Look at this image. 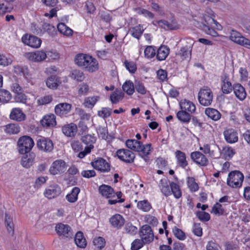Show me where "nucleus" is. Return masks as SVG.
<instances>
[{"label": "nucleus", "instance_id": "19", "mask_svg": "<svg viewBox=\"0 0 250 250\" xmlns=\"http://www.w3.org/2000/svg\"><path fill=\"white\" fill-rule=\"evenodd\" d=\"M99 191L103 196L109 198L115 196L114 189L110 186L106 185H102L99 188Z\"/></svg>", "mask_w": 250, "mask_h": 250}, {"label": "nucleus", "instance_id": "10", "mask_svg": "<svg viewBox=\"0 0 250 250\" xmlns=\"http://www.w3.org/2000/svg\"><path fill=\"white\" fill-rule=\"evenodd\" d=\"M91 166L101 172H108L110 170L109 164L103 158L99 157L91 163Z\"/></svg>", "mask_w": 250, "mask_h": 250}, {"label": "nucleus", "instance_id": "9", "mask_svg": "<svg viewBox=\"0 0 250 250\" xmlns=\"http://www.w3.org/2000/svg\"><path fill=\"white\" fill-rule=\"evenodd\" d=\"M57 234L64 237H71L73 236L71 227L66 224H58L55 227Z\"/></svg>", "mask_w": 250, "mask_h": 250}, {"label": "nucleus", "instance_id": "64", "mask_svg": "<svg viewBox=\"0 0 250 250\" xmlns=\"http://www.w3.org/2000/svg\"><path fill=\"white\" fill-rule=\"evenodd\" d=\"M125 229L127 233L131 235L136 234L137 230V227L133 226L130 223H127L125 224Z\"/></svg>", "mask_w": 250, "mask_h": 250}, {"label": "nucleus", "instance_id": "39", "mask_svg": "<svg viewBox=\"0 0 250 250\" xmlns=\"http://www.w3.org/2000/svg\"><path fill=\"white\" fill-rule=\"evenodd\" d=\"M198 24H199V26L202 29L203 31H204L206 34H208L212 37H217L218 35V33L215 31L210 26L211 25H207L205 23H199L198 21L197 22Z\"/></svg>", "mask_w": 250, "mask_h": 250}, {"label": "nucleus", "instance_id": "31", "mask_svg": "<svg viewBox=\"0 0 250 250\" xmlns=\"http://www.w3.org/2000/svg\"><path fill=\"white\" fill-rule=\"evenodd\" d=\"M180 106L181 110H185V112L188 111L191 113L195 111V105L191 102L189 101L185 100L184 102H181Z\"/></svg>", "mask_w": 250, "mask_h": 250}, {"label": "nucleus", "instance_id": "47", "mask_svg": "<svg viewBox=\"0 0 250 250\" xmlns=\"http://www.w3.org/2000/svg\"><path fill=\"white\" fill-rule=\"evenodd\" d=\"M10 93L4 89H0V103H7L11 99Z\"/></svg>", "mask_w": 250, "mask_h": 250}, {"label": "nucleus", "instance_id": "33", "mask_svg": "<svg viewBox=\"0 0 250 250\" xmlns=\"http://www.w3.org/2000/svg\"><path fill=\"white\" fill-rule=\"evenodd\" d=\"M90 56L83 54H79L75 57V62L78 66L84 68L85 64L88 63V57Z\"/></svg>", "mask_w": 250, "mask_h": 250}, {"label": "nucleus", "instance_id": "49", "mask_svg": "<svg viewBox=\"0 0 250 250\" xmlns=\"http://www.w3.org/2000/svg\"><path fill=\"white\" fill-rule=\"evenodd\" d=\"M43 30L47 32L50 36H54L56 34L55 27L50 23L44 22L42 25Z\"/></svg>", "mask_w": 250, "mask_h": 250}, {"label": "nucleus", "instance_id": "12", "mask_svg": "<svg viewBox=\"0 0 250 250\" xmlns=\"http://www.w3.org/2000/svg\"><path fill=\"white\" fill-rule=\"evenodd\" d=\"M190 157L193 162L201 166H206L208 163V161L206 157L199 151L192 152L190 154Z\"/></svg>", "mask_w": 250, "mask_h": 250}, {"label": "nucleus", "instance_id": "37", "mask_svg": "<svg viewBox=\"0 0 250 250\" xmlns=\"http://www.w3.org/2000/svg\"><path fill=\"white\" fill-rule=\"evenodd\" d=\"M205 114L210 119L214 121L218 120L221 117V114L216 109L208 108L205 110Z\"/></svg>", "mask_w": 250, "mask_h": 250}, {"label": "nucleus", "instance_id": "61", "mask_svg": "<svg viewBox=\"0 0 250 250\" xmlns=\"http://www.w3.org/2000/svg\"><path fill=\"white\" fill-rule=\"evenodd\" d=\"M188 188L191 191H196L198 189V186L195 182L194 179L192 177H188Z\"/></svg>", "mask_w": 250, "mask_h": 250}, {"label": "nucleus", "instance_id": "50", "mask_svg": "<svg viewBox=\"0 0 250 250\" xmlns=\"http://www.w3.org/2000/svg\"><path fill=\"white\" fill-rule=\"evenodd\" d=\"M71 78L78 82H82L84 79L83 73L79 70H74L71 75Z\"/></svg>", "mask_w": 250, "mask_h": 250}, {"label": "nucleus", "instance_id": "14", "mask_svg": "<svg viewBox=\"0 0 250 250\" xmlns=\"http://www.w3.org/2000/svg\"><path fill=\"white\" fill-rule=\"evenodd\" d=\"M65 163L62 160H58L54 162L50 168L51 174L56 175L63 172L65 170Z\"/></svg>", "mask_w": 250, "mask_h": 250}, {"label": "nucleus", "instance_id": "25", "mask_svg": "<svg viewBox=\"0 0 250 250\" xmlns=\"http://www.w3.org/2000/svg\"><path fill=\"white\" fill-rule=\"evenodd\" d=\"M41 124L43 126H53L56 125V118L54 114L45 116L41 121Z\"/></svg>", "mask_w": 250, "mask_h": 250}, {"label": "nucleus", "instance_id": "5", "mask_svg": "<svg viewBox=\"0 0 250 250\" xmlns=\"http://www.w3.org/2000/svg\"><path fill=\"white\" fill-rule=\"evenodd\" d=\"M229 38L232 42L250 49V40L243 36L241 34L236 30H231Z\"/></svg>", "mask_w": 250, "mask_h": 250}, {"label": "nucleus", "instance_id": "2", "mask_svg": "<svg viewBox=\"0 0 250 250\" xmlns=\"http://www.w3.org/2000/svg\"><path fill=\"white\" fill-rule=\"evenodd\" d=\"M244 179L243 174L239 171H231L229 174L227 184L233 188L241 186Z\"/></svg>", "mask_w": 250, "mask_h": 250}, {"label": "nucleus", "instance_id": "24", "mask_svg": "<svg viewBox=\"0 0 250 250\" xmlns=\"http://www.w3.org/2000/svg\"><path fill=\"white\" fill-rule=\"evenodd\" d=\"M169 183V181L166 179H161L160 182L159 188L162 193L166 197L171 195Z\"/></svg>", "mask_w": 250, "mask_h": 250}, {"label": "nucleus", "instance_id": "38", "mask_svg": "<svg viewBox=\"0 0 250 250\" xmlns=\"http://www.w3.org/2000/svg\"><path fill=\"white\" fill-rule=\"evenodd\" d=\"M198 24H199V26L202 29L203 31H204L206 34H208L212 37H217L218 35V33L215 31L210 26L211 25H207L205 23H199L198 21L197 22Z\"/></svg>", "mask_w": 250, "mask_h": 250}, {"label": "nucleus", "instance_id": "32", "mask_svg": "<svg viewBox=\"0 0 250 250\" xmlns=\"http://www.w3.org/2000/svg\"><path fill=\"white\" fill-rule=\"evenodd\" d=\"M25 154L21 158V164L23 167L28 168L33 165L35 155L34 154Z\"/></svg>", "mask_w": 250, "mask_h": 250}, {"label": "nucleus", "instance_id": "11", "mask_svg": "<svg viewBox=\"0 0 250 250\" xmlns=\"http://www.w3.org/2000/svg\"><path fill=\"white\" fill-rule=\"evenodd\" d=\"M24 56L30 61L35 62L43 61L46 58V53L42 51H37L35 52L25 53Z\"/></svg>", "mask_w": 250, "mask_h": 250}, {"label": "nucleus", "instance_id": "23", "mask_svg": "<svg viewBox=\"0 0 250 250\" xmlns=\"http://www.w3.org/2000/svg\"><path fill=\"white\" fill-rule=\"evenodd\" d=\"M234 93L237 98L240 100H244L246 97V92L243 86L237 83L233 85V89Z\"/></svg>", "mask_w": 250, "mask_h": 250}, {"label": "nucleus", "instance_id": "35", "mask_svg": "<svg viewBox=\"0 0 250 250\" xmlns=\"http://www.w3.org/2000/svg\"><path fill=\"white\" fill-rule=\"evenodd\" d=\"M125 145L128 148L135 151H138L140 149L142 142L136 140L128 139L126 141Z\"/></svg>", "mask_w": 250, "mask_h": 250}, {"label": "nucleus", "instance_id": "36", "mask_svg": "<svg viewBox=\"0 0 250 250\" xmlns=\"http://www.w3.org/2000/svg\"><path fill=\"white\" fill-rule=\"evenodd\" d=\"M169 48L166 46H160L157 50V58L159 61L166 59L169 54Z\"/></svg>", "mask_w": 250, "mask_h": 250}, {"label": "nucleus", "instance_id": "53", "mask_svg": "<svg viewBox=\"0 0 250 250\" xmlns=\"http://www.w3.org/2000/svg\"><path fill=\"white\" fill-rule=\"evenodd\" d=\"M93 244L94 246L97 247L99 250H102L104 247L105 245V241L104 238L102 237L96 238L93 240Z\"/></svg>", "mask_w": 250, "mask_h": 250}, {"label": "nucleus", "instance_id": "59", "mask_svg": "<svg viewBox=\"0 0 250 250\" xmlns=\"http://www.w3.org/2000/svg\"><path fill=\"white\" fill-rule=\"evenodd\" d=\"M196 216L203 222L208 221L210 219V215L206 212L198 211L196 212Z\"/></svg>", "mask_w": 250, "mask_h": 250}, {"label": "nucleus", "instance_id": "48", "mask_svg": "<svg viewBox=\"0 0 250 250\" xmlns=\"http://www.w3.org/2000/svg\"><path fill=\"white\" fill-rule=\"evenodd\" d=\"M57 28L58 31L66 36L71 35L73 33V31L70 28L67 27L64 23H60L57 25Z\"/></svg>", "mask_w": 250, "mask_h": 250}, {"label": "nucleus", "instance_id": "15", "mask_svg": "<svg viewBox=\"0 0 250 250\" xmlns=\"http://www.w3.org/2000/svg\"><path fill=\"white\" fill-rule=\"evenodd\" d=\"M61 193V188L57 185H53L46 189L44 194L46 198L51 199L59 196Z\"/></svg>", "mask_w": 250, "mask_h": 250}, {"label": "nucleus", "instance_id": "54", "mask_svg": "<svg viewBox=\"0 0 250 250\" xmlns=\"http://www.w3.org/2000/svg\"><path fill=\"white\" fill-rule=\"evenodd\" d=\"M137 207L144 211H148L151 208L150 204L146 200L139 202L137 204Z\"/></svg>", "mask_w": 250, "mask_h": 250}, {"label": "nucleus", "instance_id": "3", "mask_svg": "<svg viewBox=\"0 0 250 250\" xmlns=\"http://www.w3.org/2000/svg\"><path fill=\"white\" fill-rule=\"evenodd\" d=\"M81 140L85 145H88V146L85 147L83 151H80L78 155V157L82 159L84 158L86 154L89 153L91 149L94 148L93 144L95 142L96 139L94 136L87 134L83 136Z\"/></svg>", "mask_w": 250, "mask_h": 250}, {"label": "nucleus", "instance_id": "45", "mask_svg": "<svg viewBox=\"0 0 250 250\" xmlns=\"http://www.w3.org/2000/svg\"><path fill=\"white\" fill-rule=\"evenodd\" d=\"M169 185L171 189V193H172L177 199L180 198L182 195V192L179 186L174 182L170 183Z\"/></svg>", "mask_w": 250, "mask_h": 250}, {"label": "nucleus", "instance_id": "40", "mask_svg": "<svg viewBox=\"0 0 250 250\" xmlns=\"http://www.w3.org/2000/svg\"><path fill=\"white\" fill-rule=\"evenodd\" d=\"M80 191V189L79 188L74 187L72 189L71 193L66 196V198L67 201L70 203L75 202L78 199V195Z\"/></svg>", "mask_w": 250, "mask_h": 250}, {"label": "nucleus", "instance_id": "1", "mask_svg": "<svg viewBox=\"0 0 250 250\" xmlns=\"http://www.w3.org/2000/svg\"><path fill=\"white\" fill-rule=\"evenodd\" d=\"M34 145L33 140L29 136L20 137L18 142L19 151L21 154H27L32 149Z\"/></svg>", "mask_w": 250, "mask_h": 250}, {"label": "nucleus", "instance_id": "43", "mask_svg": "<svg viewBox=\"0 0 250 250\" xmlns=\"http://www.w3.org/2000/svg\"><path fill=\"white\" fill-rule=\"evenodd\" d=\"M177 117L181 122L188 123L191 119V115L185 110H181L177 112Z\"/></svg>", "mask_w": 250, "mask_h": 250}, {"label": "nucleus", "instance_id": "44", "mask_svg": "<svg viewBox=\"0 0 250 250\" xmlns=\"http://www.w3.org/2000/svg\"><path fill=\"white\" fill-rule=\"evenodd\" d=\"M20 130V127L17 124H10L5 126V131L9 134H17Z\"/></svg>", "mask_w": 250, "mask_h": 250}, {"label": "nucleus", "instance_id": "63", "mask_svg": "<svg viewBox=\"0 0 250 250\" xmlns=\"http://www.w3.org/2000/svg\"><path fill=\"white\" fill-rule=\"evenodd\" d=\"M144 240L141 239H135L131 244V250H138L143 246Z\"/></svg>", "mask_w": 250, "mask_h": 250}, {"label": "nucleus", "instance_id": "7", "mask_svg": "<svg viewBox=\"0 0 250 250\" xmlns=\"http://www.w3.org/2000/svg\"><path fill=\"white\" fill-rule=\"evenodd\" d=\"M118 157L126 163H132L134 162L135 156L131 151L126 149H120L117 151Z\"/></svg>", "mask_w": 250, "mask_h": 250}, {"label": "nucleus", "instance_id": "6", "mask_svg": "<svg viewBox=\"0 0 250 250\" xmlns=\"http://www.w3.org/2000/svg\"><path fill=\"white\" fill-rule=\"evenodd\" d=\"M141 239L144 240V243H149L154 239V234L150 226L145 225L142 227L139 231Z\"/></svg>", "mask_w": 250, "mask_h": 250}, {"label": "nucleus", "instance_id": "60", "mask_svg": "<svg viewBox=\"0 0 250 250\" xmlns=\"http://www.w3.org/2000/svg\"><path fill=\"white\" fill-rule=\"evenodd\" d=\"M14 99L16 102L25 104L26 102L27 97L21 91L16 94Z\"/></svg>", "mask_w": 250, "mask_h": 250}, {"label": "nucleus", "instance_id": "22", "mask_svg": "<svg viewBox=\"0 0 250 250\" xmlns=\"http://www.w3.org/2000/svg\"><path fill=\"white\" fill-rule=\"evenodd\" d=\"M221 80L223 83L222 86V91L224 94H229L231 92L233 89L231 83L229 81V77L225 74L221 77Z\"/></svg>", "mask_w": 250, "mask_h": 250}, {"label": "nucleus", "instance_id": "4", "mask_svg": "<svg viewBox=\"0 0 250 250\" xmlns=\"http://www.w3.org/2000/svg\"><path fill=\"white\" fill-rule=\"evenodd\" d=\"M198 100L200 104L204 106L209 105L213 99V94L209 88H202L198 93Z\"/></svg>", "mask_w": 250, "mask_h": 250}, {"label": "nucleus", "instance_id": "8", "mask_svg": "<svg viewBox=\"0 0 250 250\" xmlns=\"http://www.w3.org/2000/svg\"><path fill=\"white\" fill-rule=\"evenodd\" d=\"M37 146L39 149L46 152L52 151L54 147L52 141L44 137L40 138L37 141Z\"/></svg>", "mask_w": 250, "mask_h": 250}, {"label": "nucleus", "instance_id": "26", "mask_svg": "<svg viewBox=\"0 0 250 250\" xmlns=\"http://www.w3.org/2000/svg\"><path fill=\"white\" fill-rule=\"evenodd\" d=\"M74 241L76 245L80 248H84L86 246V241L82 231H80L77 232Z\"/></svg>", "mask_w": 250, "mask_h": 250}, {"label": "nucleus", "instance_id": "51", "mask_svg": "<svg viewBox=\"0 0 250 250\" xmlns=\"http://www.w3.org/2000/svg\"><path fill=\"white\" fill-rule=\"evenodd\" d=\"M140 94L145 95L146 94V90L144 84L138 81H135L134 83V89Z\"/></svg>", "mask_w": 250, "mask_h": 250}, {"label": "nucleus", "instance_id": "58", "mask_svg": "<svg viewBox=\"0 0 250 250\" xmlns=\"http://www.w3.org/2000/svg\"><path fill=\"white\" fill-rule=\"evenodd\" d=\"M159 26L163 28L166 30H173L175 29L174 26L167 21L165 20H161L158 21Z\"/></svg>", "mask_w": 250, "mask_h": 250}, {"label": "nucleus", "instance_id": "52", "mask_svg": "<svg viewBox=\"0 0 250 250\" xmlns=\"http://www.w3.org/2000/svg\"><path fill=\"white\" fill-rule=\"evenodd\" d=\"M98 100L99 97L98 96L87 97L84 100V104L85 106L88 107L93 106Z\"/></svg>", "mask_w": 250, "mask_h": 250}, {"label": "nucleus", "instance_id": "34", "mask_svg": "<svg viewBox=\"0 0 250 250\" xmlns=\"http://www.w3.org/2000/svg\"><path fill=\"white\" fill-rule=\"evenodd\" d=\"M61 83L59 78L55 76H52L49 77L46 81L47 86L51 89L57 88Z\"/></svg>", "mask_w": 250, "mask_h": 250}, {"label": "nucleus", "instance_id": "56", "mask_svg": "<svg viewBox=\"0 0 250 250\" xmlns=\"http://www.w3.org/2000/svg\"><path fill=\"white\" fill-rule=\"evenodd\" d=\"M212 212L216 215H221L224 214V209L221 204L216 203L212 207Z\"/></svg>", "mask_w": 250, "mask_h": 250}, {"label": "nucleus", "instance_id": "16", "mask_svg": "<svg viewBox=\"0 0 250 250\" xmlns=\"http://www.w3.org/2000/svg\"><path fill=\"white\" fill-rule=\"evenodd\" d=\"M188 40L189 45L181 48L180 52L177 54L178 55L181 57V59L183 60L188 58H190L191 57V53L193 42L191 39H188Z\"/></svg>", "mask_w": 250, "mask_h": 250}, {"label": "nucleus", "instance_id": "27", "mask_svg": "<svg viewBox=\"0 0 250 250\" xmlns=\"http://www.w3.org/2000/svg\"><path fill=\"white\" fill-rule=\"evenodd\" d=\"M151 146V145L150 144L143 145L142 143V145H140V149L138 151L139 152V155L144 159L146 162H147L148 160L147 155L150 154Z\"/></svg>", "mask_w": 250, "mask_h": 250}, {"label": "nucleus", "instance_id": "57", "mask_svg": "<svg viewBox=\"0 0 250 250\" xmlns=\"http://www.w3.org/2000/svg\"><path fill=\"white\" fill-rule=\"evenodd\" d=\"M173 232L175 236L181 240H185L186 234L181 229L175 227L173 229Z\"/></svg>", "mask_w": 250, "mask_h": 250}, {"label": "nucleus", "instance_id": "13", "mask_svg": "<svg viewBox=\"0 0 250 250\" xmlns=\"http://www.w3.org/2000/svg\"><path fill=\"white\" fill-rule=\"evenodd\" d=\"M22 41L24 44L35 48L39 47L42 43V40L40 38L32 35L28 37L27 35L22 37Z\"/></svg>", "mask_w": 250, "mask_h": 250}, {"label": "nucleus", "instance_id": "42", "mask_svg": "<svg viewBox=\"0 0 250 250\" xmlns=\"http://www.w3.org/2000/svg\"><path fill=\"white\" fill-rule=\"evenodd\" d=\"M144 30L143 28V26L140 24L132 27L129 30L131 35L137 39H140V37L143 33Z\"/></svg>", "mask_w": 250, "mask_h": 250}, {"label": "nucleus", "instance_id": "21", "mask_svg": "<svg viewBox=\"0 0 250 250\" xmlns=\"http://www.w3.org/2000/svg\"><path fill=\"white\" fill-rule=\"evenodd\" d=\"M109 222L113 227L119 229L125 224V219L122 215L116 214L110 218Z\"/></svg>", "mask_w": 250, "mask_h": 250}, {"label": "nucleus", "instance_id": "29", "mask_svg": "<svg viewBox=\"0 0 250 250\" xmlns=\"http://www.w3.org/2000/svg\"><path fill=\"white\" fill-rule=\"evenodd\" d=\"M62 131L67 136H74L77 131V126L74 124H70L63 126Z\"/></svg>", "mask_w": 250, "mask_h": 250}, {"label": "nucleus", "instance_id": "28", "mask_svg": "<svg viewBox=\"0 0 250 250\" xmlns=\"http://www.w3.org/2000/svg\"><path fill=\"white\" fill-rule=\"evenodd\" d=\"M88 63H86L84 68L87 71L93 72L98 69V63L97 61L91 56L88 57Z\"/></svg>", "mask_w": 250, "mask_h": 250}, {"label": "nucleus", "instance_id": "55", "mask_svg": "<svg viewBox=\"0 0 250 250\" xmlns=\"http://www.w3.org/2000/svg\"><path fill=\"white\" fill-rule=\"evenodd\" d=\"M98 134L100 137L106 140L107 138V129L106 126H99L97 129Z\"/></svg>", "mask_w": 250, "mask_h": 250}, {"label": "nucleus", "instance_id": "20", "mask_svg": "<svg viewBox=\"0 0 250 250\" xmlns=\"http://www.w3.org/2000/svg\"><path fill=\"white\" fill-rule=\"evenodd\" d=\"M226 141L230 144L237 142L238 140L237 133L233 129H229L224 132Z\"/></svg>", "mask_w": 250, "mask_h": 250}, {"label": "nucleus", "instance_id": "18", "mask_svg": "<svg viewBox=\"0 0 250 250\" xmlns=\"http://www.w3.org/2000/svg\"><path fill=\"white\" fill-rule=\"evenodd\" d=\"M71 109V105L67 103H60L55 108L56 114L62 116L67 114Z\"/></svg>", "mask_w": 250, "mask_h": 250}, {"label": "nucleus", "instance_id": "46", "mask_svg": "<svg viewBox=\"0 0 250 250\" xmlns=\"http://www.w3.org/2000/svg\"><path fill=\"white\" fill-rule=\"evenodd\" d=\"M122 88L129 95H131L134 92V85L130 81H126L123 85Z\"/></svg>", "mask_w": 250, "mask_h": 250}, {"label": "nucleus", "instance_id": "30", "mask_svg": "<svg viewBox=\"0 0 250 250\" xmlns=\"http://www.w3.org/2000/svg\"><path fill=\"white\" fill-rule=\"evenodd\" d=\"M175 156L178 164L181 167L185 168L188 166V161L186 160V154L184 152L180 150H177L175 152Z\"/></svg>", "mask_w": 250, "mask_h": 250}, {"label": "nucleus", "instance_id": "41", "mask_svg": "<svg viewBox=\"0 0 250 250\" xmlns=\"http://www.w3.org/2000/svg\"><path fill=\"white\" fill-rule=\"evenodd\" d=\"M124 97V93L120 90H115L110 97L111 102L113 104H117Z\"/></svg>", "mask_w": 250, "mask_h": 250}, {"label": "nucleus", "instance_id": "62", "mask_svg": "<svg viewBox=\"0 0 250 250\" xmlns=\"http://www.w3.org/2000/svg\"><path fill=\"white\" fill-rule=\"evenodd\" d=\"M144 53L146 57L152 58L155 55V49L152 46H148L145 49Z\"/></svg>", "mask_w": 250, "mask_h": 250}, {"label": "nucleus", "instance_id": "17", "mask_svg": "<svg viewBox=\"0 0 250 250\" xmlns=\"http://www.w3.org/2000/svg\"><path fill=\"white\" fill-rule=\"evenodd\" d=\"M9 117L11 120L21 122L25 120L26 115L20 108H14L11 111Z\"/></svg>", "mask_w": 250, "mask_h": 250}]
</instances>
